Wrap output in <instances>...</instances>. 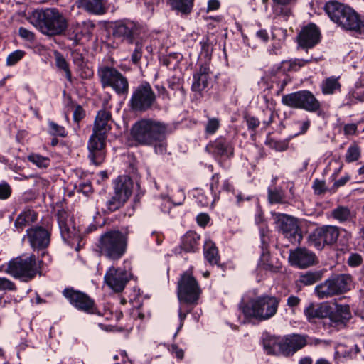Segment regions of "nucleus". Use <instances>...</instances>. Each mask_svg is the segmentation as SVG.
Instances as JSON below:
<instances>
[{
    "label": "nucleus",
    "mask_w": 364,
    "mask_h": 364,
    "mask_svg": "<svg viewBox=\"0 0 364 364\" xmlns=\"http://www.w3.org/2000/svg\"><path fill=\"white\" fill-rule=\"evenodd\" d=\"M279 299L269 295H262L242 304L240 309L246 317L259 321H266L273 317L277 311Z\"/></svg>",
    "instance_id": "obj_6"
},
{
    "label": "nucleus",
    "mask_w": 364,
    "mask_h": 364,
    "mask_svg": "<svg viewBox=\"0 0 364 364\" xmlns=\"http://www.w3.org/2000/svg\"><path fill=\"white\" fill-rule=\"evenodd\" d=\"M172 355L181 360L183 358V351L176 345H172L169 348Z\"/></svg>",
    "instance_id": "obj_64"
},
{
    "label": "nucleus",
    "mask_w": 364,
    "mask_h": 364,
    "mask_svg": "<svg viewBox=\"0 0 364 364\" xmlns=\"http://www.w3.org/2000/svg\"><path fill=\"white\" fill-rule=\"evenodd\" d=\"M37 220V215L34 210H25L16 218L14 225L18 230H22L26 226L35 222Z\"/></svg>",
    "instance_id": "obj_29"
},
{
    "label": "nucleus",
    "mask_w": 364,
    "mask_h": 364,
    "mask_svg": "<svg viewBox=\"0 0 364 364\" xmlns=\"http://www.w3.org/2000/svg\"><path fill=\"white\" fill-rule=\"evenodd\" d=\"M97 74L102 87H111L119 95L128 94V80L116 68L103 66L99 68Z\"/></svg>",
    "instance_id": "obj_8"
},
{
    "label": "nucleus",
    "mask_w": 364,
    "mask_h": 364,
    "mask_svg": "<svg viewBox=\"0 0 364 364\" xmlns=\"http://www.w3.org/2000/svg\"><path fill=\"white\" fill-rule=\"evenodd\" d=\"M301 91L284 95L282 98V103L287 107L299 109Z\"/></svg>",
    "instance_id": "obj_39"
},
{
    "label": "nucleus",
    "mask_w": 364,
    "mask_h": 364,
    "mask_svg": "<svg viewBox=\"0 0 364 364\" xmlns=\"http://www.w3.org/2000/svg\"><path fill=\"white\" fill-rule=\"evenodd\" d=\"M220 176L218 173H215L211 178L210 183V189L211 191L213 197V203H215L219 200V194L221 190L219 189Z\"/></svg>",
    "instance_id": "obj_44"
},
{
    "label": "nucleus",
    "mask_w": 364,
    "mask_h": 364,
    "mask_svg": "<svg viewBox=\"0 0 364 364\" xmlns=\"http://www.w3.org/2000/svg\"><path fill=\"white\" fill-rule=\"evenodd\" d=\"M268 199L270 203H284L285 196L282 190H268Z\"/></svg>",
    "instance_id": "obj_45"
},
{
    "label": "nucleus",
    "mask_w": 364,
    "mask_h": 364,
    "mask_svg": "<svg viewBox=\"0 0 364 364\" xmlns=\"http://www.w3.org/2000/svg\"><path fill=\"white\" fill-rule=\"evenodd\" d=\"M55 59L56 66L63 70L65 73V77L70 82L72 81L71 72L69 68L68 63L65 60V58L59 52H55Z\"/></svg>",
    "instance_id": "obj_41"
},
{
    "label": "nucleus",
    "mask_w": 364,
    "mask_h": 364,
    "mask_svg": "<svg viewBox=\"0 0 364 364\" xmlns=\"http://www.w3.org/2000/svg\"><path fill=\"white\" fill-rule=\"evenodd\" d=\"M300 99L299 109H303L311 112L319 109L320 102L311 92L301 90Z\"/></svg>",
    "instance_id": "obj_26"
},
{
    "label": "nucleus",
    "mask_w": 364,
    "mask_h": 364,
    "mask_svg": "<svg viewBox=\"0 0 364 364\" xmlns=\"http://www.w3.org/2000/svg\"><path fill=\"white\" fill-rule=\"evenodd\" d=\"M336 295L349 291L353 287V278L350 274H341L329 278Z\"/></svg>",
    "instance_id": "obj_23"
},
{
    "label": "nucleus",
    "mask_w": 364,
    "mask_h": 364,
    "mask_svg": "<svg viewBox=\"0 0 364 364\" xmlns=\"http://www.w3.org/2000/svg\"><path fill=\"white\" fill-rule=\"evenodd\" d=\"M259 267L272 272H277V268L269 262V254L267 250H262L259 262Z\"/></svg>",
    "instance_id": "obj_43"
},
{
    "label": "nucleus",
    "mask_w": 364,
    "mask_h": 364,
    "mask_svg": "<svg viewBox=\"0 0 364 364\" xmlns=\"http://www.w3.org/2000/svg\"><path fill=\"white\" fill-rule=\"evenodd\" d=\"M340 87L341 85L338 82V78L335 77L326 78L321 84L322 92L325 95L333 94L335 91L339 90Z\"/></svg>",
    "instance_id": "obj_38"
},
{
    "label": "nucleus",
    "mask_w": 364,
    "mask_h": 364,
    "mask_svg": "<svg viewBox=\"0 0 364 364\" xmlns=\"http://www.w3.org/2000/svg\"><path fill=\"white\" fill-rule=\"evenodd\" d=\"M203 253L205 259L210 264H219L220 256L218 248L212 241L208 240L205 242Z\"/></svg>",
    "instance_id": "obj_30"
},
{
    "label": "nucleus",
    "mask_w": 364,
    "mask_h": 364,
    "mask_svg": "<svg viewBox=\"0 0 364 364\" xmlns=\"http://www.w3.org/2000/svg\"><path fill=\"white\" fill-rule=\"evenodd\" d=\"M284 338L283 355L289 356L303 348L308 343V336L301 334H289Z\"/></svg>",
    "instance_id": "obj_19"
},
{
    "label": "nucleus",
    "mask_w": 364,
    "mask_h": 364,
    "mask_svg": "<svg viewBox=\"0 0 364 364\" xmlns=\"http://www.w3.org/2000/svg\"><path fill=\"white\" fill-rule=\"evenodd\" d=\"M319 41V30L313 23H310L303 28L298 36L299 46L304 49L313 48Z\"/></svg>",
    "instance_id": "obj_18"
},
{
    "label": "nucleus",
    "mask_w": 364,
    "mask_h": 364,
    "mask_svg": "<svg viewBox=\"0 0 364 364\" xmlns=\"http://www.w3.org/2000/svg\"><path fill=\"white\" fill-rule=\"evenodd\" d=\"M273 215L279 230L285 237L288 238L292 243L300 241L301 235L299 233V229L294 218L279 213H274Z\"/></svg>",
    "instance_id": "obj_12"
},
{
    "label": "nucleus",
    "mask_w": 364,
    "mask_h": 364,
    "mask_svg": "<svg viewBox=\"0 0 364 364\" xmlns=\"http://www.w3.org/2000/svg\"><path fill=\"white\" fill-rule=\"evenodd\" d=\"M311 61V58L308 60L296 59L293 61H289V70H297L298 68L304 66L306 64Z\"/></svg>",
    "instance_id": "obj_55"
},
{
    "label": "nucleus",
    "mask_w": 364,
    "mask_h": 364,
    "mask_svg": "<svg viewBox=\"0 0 364 364\" xmlns=\"http://www.w3.org/2000/svg\"><path fill=\"white\" fill-rule=\"evenodd\" d=\"M18 34L22 38L28 41H33L35 39L34 33L23 27L19 28Z\"/></svg>",
    "instance_id": "obj_57"
},
{
    "label": "nucleus",
    "mask_w": 364,
    "mask_h": 364,
    "mask_svg": "<svg viewBox=\"0 0 364 364\" xmlns=\"http://www.w3.org/2000/svg\"><path fill=\"white\" fill-rule=\"evenodd\" d=\"M313 188L316 194H322L326 191L325 182L318 179L314 181Z\"/></svg>",
    "instance_id": "obj_59"
},
{
    "label": "nucleus",
    "mask_w": 364,
    "mask_h": 364,
    "mask_svg": "<svg viewBox=\"0 0 364 364\" xmlns=\"http://www.w3.org/2000/svg\"><path fill=\"white\" fill-rule=\"evenodd\" d=\"M39 269L34 255L23 254L10 260L4 271L14 278L28 281L36 275Z\"/></svg>",
    "instance_id": "obj_7"
},
{
    "label": "nucleus",
    "mask_w": 364,
    "mask_h": 364,
    "mask_svg": "<svg viewBox=\"0 0 364 364\" xmlns=\"http://www.w3.org/2000/svg\"><path fill=\"white\" fill-rule=\"evenodd\" d=\"M201 290L196 279L185 272L178 282V297L181 303L194 304L200 297Z\"/></svg>",
    "instance_id": "obj_9"
},
{
    "label": "nucleus",
    "mask_w": 364,
    "mask_h": 364,
    "mask_svg": "<svg viewBox=\"0 0 364 364\" xmlns=\"http://www.w3.org/2000/svg\"><path fill=\"white\" fill-rule=\"evenodd\" d=\"M125 203L124 200L114 194L105 202V208H102V210L105 213H110L119 209Z\"/></svg>",
    "instance_id": "obj_36"
},
{
    "label": "nucleus",
    "mask_w": 364,
    "mask_h": 364,
    "mask_svg": "<svg viewBox=\"0 0 364 364\" xmlns=\"http://www.w3.org/2000/svg\"><path fill=\"white\" fill-rule=\"evenodd\" d=\"M340 235L339 228L334 225H323L317 228L309 236L308 243L317 250H321L325 245L336 242Z\"/></svg>",
    "instance_id": "obj_10"
},
{
    "label": "nucleus",
    "mask_w": 364,
    "mask_h": 364,
    "mask_svg": "<svg viewBox=\"0 0 364 364\" xmlns=\"http://www.w3.org/2000/svg\"><path fill=\"white\" fill-rule=\"evenodd\" d=\"M25 55V52L21 50H16L10 53L6 58V65L8 66L14 65L21 60Z\"/></svg>",
    "instance_id": "obj_48"
},
{
    "label": "nucleus",
    "mask_w": 364,
    "mask_h": 364,
    "mask_svg": "<svg viewBox=\"0 0 364 364\" xmlns=\"http://www.w3.org/2000/svg\"><path fill=\"white\" fill-rule=\"evenodd\" d=\"M80 76L83 79H88L92 77L93 72L88 67L86 66V64L82 67L78 68Z\"/></svg>",
    "instance_id": "obj_61"
},
{
    "label": "nucleus",
    "mask_w": 364,
    "mask_h": 364,
    "mask_svg": "<svg viewBox=\"0 0 364 364\" xmlns=\"http://www.w3.org/2000/svg\"><path fill=\"white\" fill-rule=\"evenodd\" d=\"M206 151L215 158H230L233 155V147L225 139L218 138L209 143L205 148Z\"/></svg>",
    "instance_id": "obj_20"
},
{
    "label": "nucleus",
    "mask_w": 364,
    "mask_h": 364,
    "mask_svg": "<svg viewBox=\"0 0 364 364\" xmlns=\"http://www.w3.org/2000/svg\"><path fill=\"white\" fill-rule=\"evenodd\" d=\"M68 218L65 212H59L58 214V225L64 240H67L75 235V229L72 226L71 219Z\"/></svg>",
    "instance_id": "obj_25"
},
{
    "label": "nucleus",
    "mask_w": 364,
    "mask_h": 364,
    "mask_svg": "<svg viewBox=\"0 0 364 364\" xmlns=\"http://www.w3.org/2000/svg\"><path fill=\"white\" fill-rule=\"evenodd\" d=\"M328 313V306L316 307L313 304H311L304 310V314L309 320L315 318H323L326 316Z\"/></svg>",
    "instance_id": "obj_34"
},
{
    "label": "nucleus",
    "mask_w": 364,
    "mask_h": 364,
    "mask_svg": "<svg viewBox=\"0 0 364 364\" xmlns=\"http://www.w3.org/2000/svg\"><path fill=\"white\" fill-rule=\"evenodd\" d=\"M132 193V181L130 178L125 176H119L114 181V194L127 201Z\"/></svg>",
    "instance_id": "obj_24"
},
{
    "label": "nucleus",
    "mask_w": 364,
    "mask_h": 364,
    "mask_svg": "<svg viewBox=\"0 0 364 364\" xmlns=\"http://www.w3.org/2000/svg\"><path fill=\"white\" fill-rule=\"evenodd\" d=\"M220 127V120L218 118H209L205 125V132L208 134H213Z\"/></svg>",
    "instance_id": "obj_49"
},
{
    "label": "nucleus",
    "mask_w": 364,
    "mask_h": 364,
    "mask_svg": "<svg viewBox=\"0 0 364 364\" xmlns=\"http://www.w3.org/2000/svg\"><path fill=\"white\" fill-rule=\"evenodd\" d=\"M182 59V55L178 53H171L162 58V63L166 67L176 66Z\"/></svg>",
    "instance_id": "obj_46"
},
{
    "label": "nucleus",
    "mask_w": 364,
    "mask_h": 364,
    "mask_svg": "<svg viewBox=\"0 0 364 364\" xmlns=\"http://www.w3.org/2000/svg\"><path fill=\"white\" fill-rule=\"evenodd\" d=\"M111 114L105 109L100 110L95 117L93 133L88 141V157L95 165L101 164L105 156L104 149L107 132L111 129L109 122Z\"/></svg>",
    "instance_id": "obj_3"
},
{
    "label": "nucleus",
    "mask_w": 364,
    "mask_h": 364,
    "mask_svg": "<svg viewBox=\"0 0 364 364\" xmlns=\"http://www.w3.org/2000/svg\"><path fill=\"white\" fill-rule=\"evenodd\" d=\"M172 9L182 14H189L193 5V0H168Z\"/></svg>",
    "instance_id": "obj_37"
},
{
    "label": "nucleus",
    "mask_w": 364,
    "mask_h": 364,
    "mask_svg": "<svg viewBox=\"0 0 364 364\" xmlns=\"http://www.w3.org/2000/svg\"><path fill=\"white\" fill-rule=\"evenodd\" d=\"M75 189L77 192L82 193L84 195H88L92 191L91 183L88 181L79 182L75 186Z\"/></svg>",
    "instance_id": "obj_51"
},
{
    "label": "nucleus",
    "mask_w": 364,
    "mask_h": 364,
    "mask_svg": "<svg viewBox=\"0 0 364 364\" xmlns=\"http://www.w3.org/2000/svg\"><path fill=\"white\" fill-rule=\"evenodd\" d=\"M323 277L321 271L307 272L300 277V282L304 285H312Z\"/></svg>",
    "instance_id": "obj_40"
},
{
    "label": "nucleus",
    "mask_w": 364,
    "mask_h": 364,
    "mask_svg": "<svg viewBox=\"0 0 364 364\" xmlns=\"http://www.w3.org/2000/svg\"><path fill=\"white\" fill-rule=\"evenodd\" d=\"M127 236L119 230H109L102 234L97 244L101 256L116 261L121 259L127 248Z\"/></svg>",
    "instance_id": "obj_5"
},
{
    "label": "nucleus",
    "mask_w": 364,
    "mask_h": 364,
    "mask_svg": "<svg viewBox=\"0 0 364 364\" xmlns=\"http://www.w3.org/2000/svg\"><path fill=\"white\" fill-rule=\"evenodd\" d=\"M26 238L28 239L33 250L45 249L50 244V233L47 230L39 226L28 228L23 240Z\"/></svg>",
    "instance_id": "obj_17"
},
{
    "label": "nucleus",
    "mask_w": 364,
    "mask_h": 364,
    "mask_svg": "<svg viewBox=\"0 0 364 364\" xmlns=\"http://www.w3.org/2000/svg\"><path fill=\"white\" fill-rule=\"evenodd\" d=\"M63 294L70 303L78 310L87 314L96 312L94 300L85 293L73 288H67L64 289Z\"/></svg>",
    "instance_id": "obj_13"
},
{
    "label": "nucleus",
    "mask_w": 364,
    "mask_h": 364,
    "mask_svg": "<svg viewBox=\"0 0 364 364\" xmlns=\"http://www.w3.org/2000/svg\"><path fill=\"white\" fill-rule=\"evenodd\" d=\"M140 26L136 22L124 19L114 23L113 36L129 43H133L134 37L139 33Z\"/></svg>",
    "instance_id": "obj_15"
},
{
    "label": "nucleus",
    "mask_w": 364,
    "mask_h": 364,
    "mask_svg": "<svg viewBox=\"0 0 364 364\" xmlns=\"http://www.w3.org/2000/svg\"><path fill=\"white\" fill-rule=\"evenodd\" d=\"M49 127L50 133L53 135L59 136H65L66 135L65 128L55 122H50Z\"/></svg>",
    "instance_id": "obj_52"
},
{
    "label": "nucleus",
    "mask_w": 364,
    "mask_h": 364,
    "mask_svg": "<svg viewBox=\"0 0 364 364\" xmlns=\"http://www.w3.org/2000/svg\"><path fill=\"white\" fill-rule=\"evenodd\" d=\"M289 261L292 266L305 269L318 262L316 255L305 247H298L289 253Z\"/></svg>",
    "instance_id": "obj_16"
},
{
    "label": "nucleus",
    "mask_w": 364,
    "mask_h": 364,
    "mask_svg": "<svg viewBox=\"0 0 364 364\" xmlns=\"http://www.w3.org/2000/svg\"><path fill=\"white\" fill-rule=\"evenodd\" d=\"M358 127L356 124H347L344 126L343 132L346 135H353L356 133Z\"/></svg>",
    "instance_id": "obj_63"
},
{
    "label": "nucleus",
    "mask_w": 364,
    "mask_h": 364,
    "mask_svg": "<svg viewBox=\"0 0 364 364\" xmlns=\"http://www.w3.org/2000/svg\"><path fill=\"white\" fill-rule=\"evenodd\" d=\"M29 162L41 169H46L50 166L51 160L49 157L43 156L39 154L31 153L27 156Z\"/></svg>",
    "instance_id": "obj_35"
},
{
    "label": "nucleus",
    "mask_w": 364,
    "mask_h": 364,
    "mask_svg": "<svg viewBox=\"0 0 364 364\" xmlns=\"http://www.w3.org/2000/svg\"><path fill=\"white\" fill-rule=\"evenodd\" d=\"M156 100V95L148 82H143L133 91L129 103L135 111L144 112L151 107Z\"/></svg>",
    "instance_id": "obj_11"
},
{
    "label": "nucleus",
    "mask_w": 364,
    "mask_h": 364,
    "mask_svg": "<svg viewBox=\"0 0 364 364\" xmlns=\"http://www.w3.org/2000/svg\"><path fill=\"white\" fill-rule=\"evenodd\" d=\"M363 262V257L358 253H352L348 259L349 266L355 267L360 266Z\"/></svg>",
    "instance_id": "obj_53"
},
{
    "label": "nucleus",
    "mask_w": 364,
    "mask_h": 364,
    "mask_svg": "<svg viewBox=\"0 0 364 364\" xmlns=\"http://www.w3.org/2000/svg\"><path fill=\"white\" fill-rule=\"evenodd\" d=\"M167 125L154 119H141L132 129L133 138L139 144L154 145L156 153L164 154L166 150Z\"/></svg>",
    "instance_id": "obj_2"
},
{
    "label": "nucleus",
    "mask_w": 364,
    "mask_h": 364,
    "mask_svg": "<svg viewBox=\"0 0 364 364\" xmlns=\"http://www.w3.org/2000/svg\"><path fill=\"white\" fill-rule=\"evenodd\" d=\"M73 61L77 68H82L85 65L84 57L81 53L77 51L72 53Z\"/></svg>",
    "instance_id": "obj_58"
},
{
    "label": "nucleus",
    "mask_w": 364,
    "mask_h": 364,
    "mask_svg": "<svg viewBox=\"0 0 364 364\" xmlns=\"http://www.w3.org/2000/svg\"><path fill=\"white\" fill-rule=\"evenodd\" d=\"M131 277L129 270L121 267H110L106 272L104 280L105 283L114 291L121 292Z\"/></svg>",
    "instance_id": "obj_14"
},
{
    "label": "nucleus",
    "mask_w": 364,
    "mask_h": 364,
    "mask_svg": "<svg viewBox=\"0 0 364 364\" xmlns=\"http://www.w3.org/2000/svg\"><path fill=\"white\" fill-rule=\"evenodd\" d=\"M331 216L338 222L344 223L352 220L354 214L348 207L339 205L331 211Z\"/></svg>",
    "instance_id": "obj_32"
},
{
    "label": "nucleus",
    "mask_w": 364,
    "mask_h": 364,
    "mask_svg": "<svg viewBox=\"0 0 364 364\" xmlns=\"http://www.w3.org/2000/svg\"><path fill=\"white\" fill-rule=\"evenodd\" d=\"M144 44L142 41L135 43V48L131 55V60L134 64H138L142 57Z\"/></svg>",
    "instance_id": "obj_47"
},
{
    "label": "nucleus",
    "mask_w": 364,
    "mask_h": 364,
    "mask_svg": "<svg viewBox=\"0 0 364 364\" xmlns=\"http://www.w3.org/2000/svg\"><path fill=\"white\" fill-rule=\"evenodd\" d=\"M245 121L248 129L251 130L257 129L260 124L259 119L255 117L247 116L245 117Z\"/></svg>",
    "instance_id": "obj_60"
},
{
    "label": "nucleus",
    "mask_w": 364,
    "mask_h": 364,
    "mask_svg": "<svg viewBox=\"0 0 364 364\" xmlns=\"http://www.w3.org/2000/svg\"><path fill=\"white\" fill-rule=\"evenodd\" d=\"M259 233L262 242V249L267 250L268 243L269 241V229L266 225H262L259 227Z\"/></svg>",
    "instance_id": "obj_50"
},
{
    "label": "nucleus",
    "mask_w": 364,
    "mask_h": 364,
    "mask_svg": "<svg viewBox=\"0 0 364 364\" xmlns=\"http://www.w3.org/2000/svg\"><path fill=\"white\" fill-rule=\"evenodd\" d=\"M210 77V69L207 64H203L200 66L198 71L196 72L193 77L191 89L194 92H200L208 87Z\"/></svg>",
    "instance_id": "obj_21"
},
{
    "label": "nucleus",
    "mask_w": 364,
    "mask_h": 364,
    "mask_svg": "<svg viewBox=\"0 0 364 364\" xmlns=\"http://www.w3.org/2000/svg\"><path fill=\"white\" fill-rule=\"evenodd\" d=\"M85 117V112L81 106L78 105L75 107L73 112V119L78 122Z\"/></svg>",
    "instance_id": "obj_62"
},
{
    "label": "nucleus",
    "mask_w": 364,
    "mask_h": 364,
    "mask_svg": "<svg viewBox=\"0 0 364 364\" xmlns=\"http://www.w3.org/2000/svg\"><path fill=\"white\" fill-rule=\"evenodd\" d=\"M11 194V186L6 182H2L0 183V200H6Z\"/></svg>",
    "instance_id": "obj_54"
},
{
    "label": "nucleus",
    "mask_w": 364,
    "mask_h": 364,
    "mask_svg": "<svg viewBox=\"0 0 364 364\" xmlns=\"http://www.w3.org/2000/svg\"><path fill=\"white\" fill-rule=\"evenodd\" d=\"M284 338L266 334L263 337V348L267 354L283 355Z\"/></svg>",
    "instance_id": "obj_22"
},
{
    "label": "nucleus",
    "mask_w": 364,
    "mask_h": 364,
    "mask_svg": "<svg viewBox=\"0 0 364 364\" xmlns=\"http://www.w3.org/2000/svg\"><path fill=\"white\" fill-rule=\"evenodd\" d=\"M77 6L90 14L97 15L103 14L106 11L103 0H79Z\"/></svg>",
    "instance_id": "obj_28"
},
{
    "label": "nucleus",
    "mask_w": 364,
    "mask_h": 364,
    "mask_svg": "<svg viewBox=\"0 0 364 364\" xmlns=\"http://www.w3.org/2000/svg\"><path fill=\"white\" fill-rule=\"evenodd\" d=\"M350 317L351 314L348 305H337L335 310L329 314L331 321L336 326L344 324Z\"/></svg>",
    "instance_id": "obj_27"
},
{
    "label": "nucleus",
    "mask_w": 364,
    "mask_h": 364,
    "mask_svg": "<svg viewBox=\"0 0 364 364\" xmlns=\"http://www.w3.org/2000/svg\"><path fill=\"white\" fill-rule=\"evenodd\" d=\"M315 292L320 299H327L336 295L329 279L317 285L315 288Z\"/></svg>",
    "instance_id": "obj_33"
},
{
    "label": "nucleus",
    "mask_w": 364,
    "mask_h": 364,
    "mask_svg": "<svg viewBox=\"0 0 364 364\" xmlns=\"http://www.w3.org/2000/svg\"><path fill=\"white\" fill-rule=\"evenodd\" d=\"M200 236L195 232L188 231L182 237L181 248L186 252H194Z\"/></svg>",
    "instance_id": "obj_31"
},
{
    "label": "nucleus",
    "mask_w": 364,
    "mask_h": 364,
    "mask_svg": "<svg viewBox=\"0 0 364 364\" xmlns=\"http://www.w3.org/2000/svg\"><path fill=\"white\" fill-rule=\"evenodd\" d=\"M325 11L330 18L346 30L364 33V18L350 7L337 1L325 5Z\"/></svg>",
    "instance_id": "obj_4"
},
{
    "label": "nucleus",
    "mask_w": 364,
    "mask_h": 364,
    "mask_svg": "<svg viewBox=\"0 0 364 364\" xmlns=\"http://www.w3.org/2000/svg\"><path fill=\"white\" fill-rule=\"evenodd\" d=\"M28 20L41 33L49 37L64 34L69 26L67 15L53 7L33 11Z\"/></svg>",
    "instance_id": "obj_1"
},
{
    "label": "nucleus",
    "mask_w": 364,
    "mask_h": 364,
    "mask_svg": "<svg viewBox=\"0 0 364 364\" xmlns=\"http://www.w3.org/2000/svg\"><path fill=\"white\" fill-rule=\"evenodd\" d=\"M15 284L5 277H0V291L14 290Z\"/></svg>",
    "instance_id": "obj_56"
},
{
    "label": "nucleus",
    "mask_w": 364,
    "mask_h": 364,
    "mask_svg": "<svg viewBox=\"0 0 364 364\" xmlns=\"http://www.w3.org/2000/svg\"><path fill=\"white\" fill-rule=\"evenodd\" d=\"M361 156V150L358 144H353L350 145L346 153L345 159L348 163L358 161Z\"/></svg>",
    "instance_id": "obj_42"
}]
</instances>
